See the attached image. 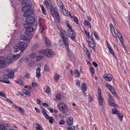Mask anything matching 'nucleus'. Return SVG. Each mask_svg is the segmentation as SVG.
Returning <instances> with one entry per match:
<instances>
[{"instance_id": "nucleus-8", "label": "nucleus", "mask_w": 130, "mask_h": 130, "mask_svg": "<svg viewBox=\"0 0 130 130\" xmlns=\"http://www.w3.org/2000/svg\"><path fill=\"white\" fill-rule=\"evenodd\" d=\"M69 39L67 40V41H65L64 40H60L58 43L59 44V45H62L63 43H64V45H65L66 47V50L68 52L69 51V44L68 43Z\"/></svg>"}, {"instance_id": "nucleus-42", "label": "nucleus", "mask_w": 130, "mask_h": 130, "mask_svg": "<svg viewBox=\"0 0 130 130\" xmlns=\"http://www.w3.org/2000/svg\"><path fill=\"white\" fill-rule=\"evenodd\" d=\"M40 108L41 110V111L43 115H44V114H45L46 113V110L44 108L42 107H41Z\"/></svg>"}, {"instance_id": "nucleus-49", "label": "nucleus", "mask_w": 130, "mask_h": 130, "mask_svg": "<svg viewBox=\"0 0 130 130\" xmlns=\"http://www.w3.org/2000/svg\"><path fill=\"white\" fill-rule=\"evenodd\" d=\"M118 36V37L119 39V40L121 41H122V36L121 33H119L117 34Z\"/></svg>"}, {"instance_id": "nucleus-36", "label": "nucleus", "mask_w": 130, "mask_h": 130, "mask_svg": "<svg viewBox=\"0 0 130 130\" xmlns=\"http://www.w3.org/2000/svg\"><path fill=\"white\" fill-rule=\"evenodd\" d=\"M23 93L25 94L28 95H30V92L25 89H24L23 90Z\"/></svg>"}, {"instance_id": "nucleus-24", "label": "nucleus", "mask_w": 130, "mask_h": 130, "mask_svg": "<svg viewBox=\"0 0 130 130\" xmlns=\"http://www.w3.org/2000/svg\"><path fill=\"white\" fill-rule=\"evenodd\" d=\"M60 77L59 75L56 73H55L54 76V80L56 82L58 81Z\"/></svg>"}, {"instance_id": "nucleus-11", "label": "nucleus", "mask_w": 130, "mask_h": 130, "mask_svg": "<svg viewBox=\"0 0 130 130\" xmlns=\"http://www.w3.org/2000/svg\"><path fill=\"white\" fill-rule=\"evenodd\" d=\"M5 71L7 73V75L11 78H13L14 77V71L11 69H7L5 70Z\"/></svg>"}, {"instance_id": "nucleus-7", "label": "nucleus", "mask_w": 130, "mask_h": 130, "mask_svg": "<svg viewBox=\"0 0 130 130\" xmlns=\"http://www.w3.org/2000/svg\"><path fill=\"white\" fill-rule=\"evenodd\" d=\"M20 50L22 52L24 51L27 46V44L25 42L20 41L18 44Z\"/></svg>"}, {"instance_id": "nucleus-41", "label": "nucleus", "mask_w": 130, "mask_h": 130, "mask_svg": "<svg viewBox=\"0 0 130 130\" xmlns=\"http://www.w3.org/2000/svg\"><path fill=\"white\" fill-rule=\"evenodd\" d=\"M44 70L45 71H50L48 67L46 64H45V66Z\"/></svg>"}, {"instance_id": "nucleus-10", "label": "nucleus", "mask_w": 130, "mask_h": 130, "mask_svg": "<svg viewBox=\"0 0 130 130\" xmlns=\"http://www.w3.org/2000/svg\"><path fill=\"white\" fill-rule=\"evenodd\" d=\"M54 52L50 49H47L44 50V53L45 55L48 57H52L53 56Z\"/></svg>"}, {"instance_id": "nucleus-56", "label": "nucleus", "mask_w": 130, "mask_h": 130, "mask_svg": "<svg viewBox=\"0 0 130 130\" xmlns=\"http://www.w3.org/2000/svg\"><path fill=\"white\" fill-rule=\"evenodd\" d=\"M36 102L37 104L40 105H41L42 103V102L38 99H37Z\"/></svg>"}, {"instance_id": "nucleus-58", "label": "nucleus", "mask_w": 130, "mask_h": 130, "mask_svg": "<svg viewBox=\"0 0 130 130\" xmlns=\"http://www.w3.org/2000/svg\"><path fill=\"white\" fill-rule=\"evenodd\" d=\"M90 70L92 74L94 73V70L92 67H90Z\"/></svg>"}, {"instance_id": "nucleus-51", "label": "nucleus", "mask_w": 130, "mask_h": 130, "mask_svg": "<svg viewBox=\"0 0 130 130\" xmlns=\"http://www.w3.org/2000/svg\"><path fill=\"white\" fill-rule=\"evenodd\" d=\"M24 59L25 62H27L28 61V59L27 58H26L25 59H24L23 58H22L20 60V61L22 62Z\"/></svg>"}, {"instance_id": "nucleus-59", "label": "nucleus", "mask_w": 130, "mask_h": 130, "mask_svg": "<svg viewBox=\"0 0 130 130\" xmlns=\"http://www.w3.org/2000/svg\"><path fill=\"white\" fill-rule=\"evenodd\" d=\"M0 96H1L5 98H6V95L1 92H0Z\"/></svg>"}, {"instance_id": "nucleus-5", "label": "nucleus", "mask_w": 130, "mask_h": 130, "mask_svg": "<svg viewBox=\"0 0 130 130\" xmlns=\"http://www.w3.org/2000/svg\"><path fill=\"white\" fill-rule=\"evenodd\" d=\"M49 9L51 13L52 16L54 17L55 15L59 13L57 8L55 7H53L51 4L50 5Z\"/></svg>"}, {"instance_id": "nucleus-17", "label": "nucleus", "mask_w": 130, "mask_h": 130, "mask_svg": "<svg viewBox=\"0 0 130 130\" xmlns=\"http://www.w3.org/2000/svg\"><path fill=\"white\" fill-rule=\"evenodd\" d=\"M6 62L7 63H10L12 62L13 61V59L12 57L8 56L7 57L6 59Z\"/></svg>"}, {"instance_id": "nucleus-54", "label": "nucleus", "mask_w": 130, "mask_h": 130, "mask_svg": "<svg viewBox=\"0 0 130 130\" xmlns=\"http://www.w3.org/2000/svg\"><path fill=\"white\" fill-rule=\"evenodd\" d=\"M34 63V62L33 61H31L29 62L28 63V65L29 66L31 67L32 66Z\"/></svg>"}, {"instance_id": "nucleus-31", "label": "nucleus", "mask_w": 130, "mask_h": 130, "mask_svg": "<svg viewBox=\"0 0 130 130\" xmlns=\"http://www.w3.org/2000/svg\"><path fill=\"white\" fill-rule=\"evenodd\" d=\"M44 57V56L42 55H40L37 56L36 58V60L38 61L42 59Z\"/></svg>"}, {"instance_id": "nucleus-63", "label": "nucleus", "mask_w": 130, "mask_h": 130, "mask_svg": "<svg viewBox=\"0 0 130 130\" xmlns=\"http://www.w3.org/2000/svg\"><path fill=\"white\" fill-rule=\"evenodd\" d=\"M43 115L44 116L45 118L47 119L48 120V119L49 118V117L47 113H46L45 114H44V115Z\"/></svg>"}, {"instance_id": "nucleus-43", "label": "nucleus", "mask_w": 130, "mask_h": 130, "mask_svg": "<svg viewBox=\"0 0 130 130\" xmlns=\"http://www.w3.org/2000/svg\"><path fill=\"white\" fill-rule=\"evenodd\" d=\"M17 83L20 84L21 86H23V84L22 81L20 79H18L17 80Z\"/></svg>"}, {"instance_id": "nucleus-23", "label": "nucleus", "mask_w": 130, "mask_h": 130, "mask_svg": "<svg viewBox=\"0 0 130 130\" xmlns=\"http://www.w3.org/2000/svg\"><path fill=\"white\" fill-rule=\"evenodd\" d=\"M98 100L99 104L100 105H103V98L101 97V96H98Z\"/></svg>"}, {"instance_id": "nucleus-33", "label": "nucleus", "mask_w": 130, "mask_h": 130, "mask_svg": "<svg viewBox=\"0 0 130 130\" xmlns=\"http://www.w3.org/2000/svg\"><path fill=\"white\" fill-rule=\"evenodd\" d=\"M112 94L114 96H116V91L115 90L113 87L110 90Z\"/></svg>"}, {"instance_id": "nucleus-12", "label": "nucleus", "mask_w": 130, "mask_h": 130, "mask_svg": "<svg viewBox=\"0 0 130 130\" xmlns=\"http://www.w3.org/2000/svg\"><path fill=\"white\" fill-rule=\"evenodd\" d=\"M66 31L63 29H61L60 31V34L62 40H64L65 41H67V40L68 39V37L65 36V35L66 33Z\"/></svg>"}, {"instance_id": "nucleus-38", "label": "nucleus", "mask_w": 130, "mask_h": 130, "mask_svg": "<svg viewBox=\"0 0 130 130\" xmlns=\"http://www.w3.org/2000/svg\"><path fill=\"white\" fill-rule=\"evenodd\" d=\"M82 90L83 91V92H84L86 89V85L85 83H83L82 84Z\"/></svg>"}, {"instance_id": "nucleus-50", "label": "nucleus", "mask_w": 130, "mask_h": 130, "mask_svg": "<svg viewBox=\"0 0 130 130\" xmlns=\"http://www.w3.org/2000/svg\"><path fill=\"white\" fill-rule=\"evenodd\" d=\"M94 36H95V37L96 38V39L97 40H99V36H98V35L97 34V33H96V32L95 31H94Z\"/></svg>"}, {"instance_id": "nucleus-29", "label": "nucleus", "mask_w": 130, "mask_h": 130, "mask_svg": "<svg viewBox=\"0 0 130 130\" xmlns=\"http://www.w3.org/2000/svg\"><path fill=\"white\" fill-rule=\"evenodd\" d=\"M117 115L120 120L122 121V118L123 117V115L120 112H118L117 113Z\"/></svg>"}, {"instance_id": "nucleus-2", "label": "nucleus", "mask_w": 130, "mask_h": 130, "mask_svg": "<svg viewBox=\"0 0 130 130\" xmlns=\"http://www.w3.org/2000/svg\"><path fill=\"white\" fill-rule=\"evenodd\" d=\"M27 17L25 20L26 23L24 25L25 27H27L28 26H32L36 20L34 17L29 15Z\"/></svg>"}, {"instance_id": "nucleus-34", "label": "nucleus", "mask_w": 130, "mask_h": 130, "mask_svg": "<svg viewBox=\"0 0 130 130\" xmlns=\"http://www.w3.org/2000/svg\"><path fill=\"white\" fill-rule=\"evenodd\" d=\"M20 55L19 54H17L16 55H14L12 57L13 59V61L17 59L19 57Z\"/></svg>"}, {"instance_id": "nucleus-13", "label": "nucleus", "mask_w": 130, "mask_h": 130, "mask_svg": "<svg viewBox=\"0 0 130 130\" xmlns=\"http://www.w3.org/2000/svg\"><path fill=\"white\" fill-rule=\"evenodd\" d=\"M59 108L60 110L62 111H66L67 109L66 105L63 103H61L59 104Z\"/></svg>"}, {"instance_id": "nucleus-15", "label": "nucleus", "mask_w": 130, "mask_h": 130, "mask_svg": "<svg viewBox=\"0 0 130 130\" xmlns=\"http://www.w3.org/2000/svg\"><path fill=\"white\" fill-rule=\"evenodd\" d=\"M21 40L27 42H29L30 40V38L29 36H25L24 34H22L20 36Z\"/></svg>"}, {"instance_id": "nucleus-1", "label": "nucleus", "mask_w": 130, "mask_h": 130, "mask_svg": "<svg viewBox=\"0 0 130 130\" xmlns=\"http://www.w3.org/2000/svg\"><path fill=\"white\" fill-rule=\"evenodd\" d=\"M31 7L29 5L27 4L23 7L21 8L22 11L24 12L23 15L25 17H26L33 14V11L31 9Z\"/></svg>"}, {"instance_id": "nucleus-52", "label": "nucleus", "mask_w": 130, "mask_h": 130, "mask_svg": "<svg viewBox=\"0 0 130 130\" xmlns=\"http://www.w3.org/2000/svg\"><path fill=\"white\" fill-rule=\"evenodd\" d=\"M105 86L109 90H110L113 87H112L110 85L108 84H106L105 85Z\"/></svg>"}, {"instance_id": "nucleus-22", "label": "nucleus", "mask_w": 130, "mask_h": 130, "mask_svg": "<svg viewBox=\"0 0 130 130\" xmlns=\"http://www.w3.org/2000/svg\"><path fill=\"white\" fill-rule=\"evenodd\" d=\"M41 19L39 18L38 19L39 26L40 27L39 29L40 31L42 33L43 32L44 29L43 27L41 26Z\"/></svg>"}, {"instance_id": "nucleus-64", "label": "nucleus", "mask_w": 130, "mask_h": 130, "mask_svg": "<svg viewBox=\"0 0 130 130\" xmlns=\"http://www.w3.org/2000/svg\"><path fill=\"white\" fill-rule=\"evenodd\" d=\"M33 48L35 50L38 47V45L37 44H35L33 46Z\"/></svg>"}, {"instance_id": "nucleus-53", "label": "nucleus", "mask_w": 130, "mask_h": 130, "mask_svg": "<svg viewBox=\"0 0 130 130\" xmlns=\"http://www.w3.org/2000/svg\"><path fill=\"white\" fill-rule=\"evenodd\" d=\"M56 98L57 100H60L61 98L60 95L59 94H57L56 95Z\"/></svg>"}, {"instance_id": "nucleus-25", "label": "nucleus", "mask_w": 130, "mask_h": 130, "mask_svg": "<svg viewBox=\"0 0 130 130\" xmlns=\"http://www.w3.org/2000/svg\"><path fill=\"white\" fill-rule=\"evenodd\" d=\"M112 114H117L118 112V110L116 107H114L112 109Z\"/></svg>"}, {"instance_id": "nucleus-47", "label": "nucleus", "mask_w": 130, "mask_h": 130, "mask_svg": "<svg viewBox=\"0 0 130 130\" xmlns=\"http://www.w3.org/2000/svg\"><path fill=\"white\" fill-rule=\"evenodd\" d=\"M35 125L36 126V128L37 129H41L42 128L37 123H36L35 124Z\"/></svg>"}, {"instance_id": "nucleus-30", "label": "nucleus", "mask_w": 130, "mask_h": 130, "mask_svg": "<svg viewBox=\"0 0 130 130\" xmlns=\"http://www.w3.org/2000/svg\"><path fill=\"white\" fill-rule=\"evenodd\" d=\"M75 73L74 74L75 76L76 77H77L79 75V71L77 69L74 70Z\"/></svg>"}, {"instance_id": "nucleus-45", "label": "nucleus", "mask_w": 130, "mask_h": 130, "mask_svg": "<svg viewBox=\"0 0 130 130\" xmlns=\"http://www.w3.org/2000/svg\"><path fill=\"white\" fill-rule=\"evenodd\" d=\"M63 13L65 16H67L68 15V12L67 11L65 10H63L61 11Z\"/></svg>"}, {"instance_id": "nucleus-37", "label": "nucleus", "mask_w": 130, "mask_h": 130, "mask_svg": "<svg viewBox=\"0 0 130 130\" xmlns=\"http://www.w3.org/2000/svg\"><path fill=\"white\" fill-rule=\"evenodd\" d=\"M36 56V54L35 53H33L30 54L29 57L31 58L34 59Z\"/></svg>"}, {"instance_id": "nucleus-32", "label": "nucleus", "mask_w": 130, "mask_h": 130, "mask_svg": "<svg viewBox=\"0 0 130 130\" xmlns=\"http://www.w3.org/2000/svg\"><path fill=\"white\" fill-rule=\"evenodd\" d=\"M57 20V21L58 23L60 22V17L59 16V13H57V14L54 15Z\"/></svg>"}, {"instance_id": "nucleus-18", "label": "nucleus", "mask_w": 130, "mask_h": 130, "mask_svg": "<svg viewBox=\"0 0 130 130\" xmlns=\"http://www.w3.org/2000/svg\"><path fill=\"white\" fill-rule=\"evenodd\" d=\"M12 49L13 50V52L14 53H16L18 52L20 48L18 45H15L13 46L12 48Z\"/></svg>"}, {"instance_id": "nucleus-14", "label": "nucleus", "mask_w": 130, "mask_h": 130, "mask_svg": "<svg viewBox=\"0 0 130 130\" xmlns=\"http://www.w3.org/2000/svg\"><path fill=\"white\" fill-rule=\"evenodd\" d=\"M6 65L5 63V58L3 57H0V67L1 68H3L6 67Z\"/></svg>"}, {"instance_id": "nucleus-61", "label": "nucleus", "mask_w": 130, "mask_h": 130, "mask_svg": "<svg viewBox=\"0 0 130 130\" xmlns=\"http://www.w3.org/2000/svg\"><path fill=\"white\" fill-rule=\"evenodd\" d=\"M114 32L112 31L111 30V32L112 34V35H113V36L116 38H117V36L116 34V33L115 32H114Z\"/></svg>"}, {"instance_id": "nucleus-46", "label": "nucleus", "mask_w": 130, "mask_h": 130, "mask_svg": "<svg viewBox=\"0 0 130 130\" xmlns=\"http://www.w3.org/2000/svg\"><path fill=\"white\" fill-rule=\"evenodd\" d=\"M73 18L74 20L76 23L77 24H79L78 20L77 18L76 17H74Z\"/></svg>"}, {"instance_id": "nucleus-60", "label": "nucleus", "mask_w": 130, "mask_h": 130, "mask_svg": "<svg viewBox=\"0 0 130 130\" xmlns=\"http://www.w3.org/2000/svg\"><path fill=\"white\" fill-rule=\"evenodd\" d=\"M13 106L18 111H19L21 108L18 106H17L15 105H14Z\"/></svg>"}, {"instance_id": "nucleus-39", "label": "nucleus", "mask_w": 130, "mask_h": 130, "mask_svg": "<svg viewBox=\"0 0 130 130\" xmlns=\"http://www.w3.org/2000/svg\"><path fill=\"white\" fill-rule=\"evenodd\" d=\"M57 4L60 7L63 5V4L61 0H57Z\"/></svg>"}, {"instance_id": "nucleus-26", "label": "nucleus", "mask_w": 130, "mask_h": 130, "mask_svg": "<svg viewBox=\"0 0 130 130\" xmlns=\"http://www.w3.org/2000/svg\"><path fill=\"white\" fill-rule=\"evenodd\" d=\"M1 82H4V83H6L7 84H10V81L8 79H2L1 78Z\"/></svg>"}, {"instance_id": "nucleus-44", "label": "nucleus", "mask_w": 130, "mask_h": 130, "mask_svg": "<svg viewBox=\"0 0 130 130\" xmlns=\"http://www.w3.org/2000/svg\"><path fill=\"white\" fill-rule=\"evenodd\" d=\"M75 126L70 127L69 126L67 127V129L68 130H75Z\"/></svg>"}, {"instance_id": "nucleus-16", "label": "nucleus", "mask_w": 130, "mask_h": 130, "mask_svg": "<svg viewBox=\"0 0 130 130\" xmlns=\"http://www.w3.org/2000/svg\"><path fill=\"white\" fill-rule=\"evenodd\" d=\"M43 41H45V43L47 46L48 47L51 46V42L47 38L43 37Z\"/></svg>"}, {"instance_id": "nucleus-28", "label": "nucleus", "mask_w": 130, "mask_h": 130, "mask_svg": "<svg viewBox=\"0 0 130 130\" xmlns=\"http://www.w3.org/2000/svg\"><path fill=\"white\" fill-rule=\"evenodd\" d=\"M0 130H7L6 127L2 124H0ZM9 130H13L12 129H10Z\"/></svg>"}, {"instance_id": "nucleus-20", "label": "nucleus", "mask_w": 130, "mask_h": 130, "mask_svg": "<svg viewBox=\"0 0 130 130\" xmlns=\"http://www.w3.org/2000/svg\"><path fill=\"white\" fill-rule=\"evenodd\" d=\"M41 69L40 67H38L36 69V76L37 78L40 77L41 75L40 73Z\"/></svg>"}, {"instance_id": "nucleus-9", "label": "nucleus", "mask_w": 130, "mask_h": 130, "mask_svg": "<svg viewBox=\"0 0 130 130\" xmlns=\"http://www.w3.org/2000/svg\"><path fill=\"white\" fill-rule=\"evenodd\" d=\"M108 103L109 105L111 106H115L116 105L114 103V100L111 95L108 94Z\"/></svg>"}, {"instance_id": "nucleus-57", "label": "nucleus", "mask_w": 130, "mask_h": 130, "mask_svg": "<svg viewBox=\"0 0 130 130\" xmlns=\"http://www.w3.org/2000/svg\"><path fill=\"white\" fill-rule=\"evenodd\" d=\"M65 123L64 121L63 120H61L59 122V124L60 125H63Z\"/></svg>"}, {"instance_id": "nucleus-35", "label": "nucleus", "mask_w": 130, "mask_h": 130, "mask_svg": "<svg viewBox=\"0 0 130 130\" xmlns=\"http://www.w3.org/2000/svg\"><path fill=\"white\" fill-rule=\"evenodd\" d=\"M86 50H85V52H86V53L87 55L88 58H90V52L88 50L87 48H86Z\"/></svg>"}, {"instance_id": "nucleus-55", "label": "nucleus", "mask_w": 130, "mask_h": 130, "mask_svg": "<svg viewBox=\"0 0 130 130\" xmlns=\"http://www.w3.org/2000/svg\"><path fill=\"white\" fill-rule=\"evenodd\" d=\"M109 50L110 51V53L112 55L115 56V54L114 52L112 49L111 48H110L109 49Z\"/></svg>"}, {"instance_id": "nucleus-48", "label": "nucleus", "mask_w": 130, "mask_h": 130, "mask_svg": "<svg viewBox=\"0 0 130 130\" xmlns=\"http://www.w3.org/2000/svg\"><path fill=\"white\" fill-rule=\"evenodd\" d=\"M3 79H8V78H9V77L8 76L7 74H5L3 75Z\"/></svg>"}, {"instance_id": "nucleus-40", "label": "nucleus", "mask_w": 130, "mask_h": 130, "mask_svg": "<svg viewBox=\"0 0 130 130\" xmlns=\"http://www.w3.org/2000/svg\"><path fill=\"white\" fill-rule=\"evenodd\" d=\"M49 122L51 124H52L54 120L53 118L51 116L49 117L48 119Z\"/></svg>"}, {"instance_id": "nucleus-62", "label": "nucleus", "mask_w": 130, "mask_h": 130, "mask_svg": "<svg viewBox=\"0 0 130 130\" xmlns=\"http://www.w3.org/2000/svg\"><path fill=\"white\" fill-rule=\"evenodd\" d=\"M104 77L105 80H107V78L109 77V76L107 74H105L104 76Z\"/></svg>"}, {"instance_id": "nucleus-19", "label": "nucleus", "mask_w": 130, "mask_h": 130, "mask_svg": "<svg viewBox=\"0 0 130 130\" xmlns=\"http://www.w3.org/2000/svg\"><path fill=\"white\" fill-rule=\"evenodd\" d=\"M73 119L72 117H70L67 119V123L69 125H72Z\"/></svg>"}, {"instance_id": "nucleus-3", "label": "nucleus", "mask_w": 130, "mask_h": 130, "mask_svg": "<svg viewBox=\"0 0 130 130\" xmlns=\"http://www.w3.org/2000/svg\"><path fill=\"white\" fill-rule=\"evenodd\" d=\"M85 32L87 37L88 38L90 39V40H89L88 42L89 46L93 49H94L95 47V44L92 38H91V36L90 37L89 32H88L86 30H85Z\"/></svg>"}, {"instance_id": "nucleus-21", "label": "nucleus", "mask_w": 130, "mask_h": 130, "mask_svg": "<svg viewBox=\"0 0 130 130\" xmlns=\"http://www.w3.org/2000/svg\"><path fill=\"white\" fill-rule=\"evenodd\" d=\"M44 91L45 93L48 94L51 93V89L48 86H45Z\"/></svg>"}, {"instance_id": "nucleus-6", "label": "nucleus", "mask_w": 130, "mask_h": 130, "mask_svg": "<svg viewBox=\"0 0 130 130\" xmlns=\"http://www.w3.org/2000/svg\"><path fill=\"white\" fill-rule=\"evenodd\" d=\"M31 26H28L27 27H25L26 28V34L27 35L32 37L33 36V35L32 34L31 32L34 30V29L33 27H30Z\"/></svg>"}, {"instance_id": "nucleus-4", "label": "nucleus", "mask_w": 130, "mask_h": 130, "mask_svg": "<svg viewBox=\"0 0 130 130\" xmlns=\"http://www.w3.org/2000/svg\"><path fill=\"white\" fill-rule=\"evenodd\" d=\"M68 34L69 37L73 41H75L76 35L75 32L73 30L71 29H68Z\"/></svg>"}, {"instance_id": "nucleus-27", "label": "nucleus", "mask_w": 130, "mask_h": 130, "mask_svg": "<svg viewBox=\"0 0 130 130\" xmlns=\"http://www.w3.org/2000/svg\"><path fill=\"white\" fill-rule=\"evenodd\" d=\"M84 25H86L87 27L91 28L90 23L89 22L86 21V20H85L84 21Z\"/></svg>"}]
</instances>
